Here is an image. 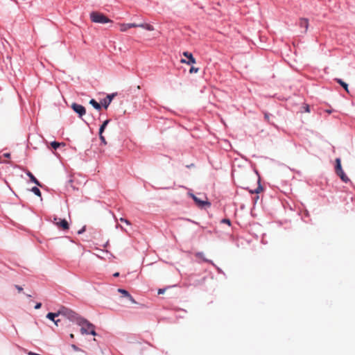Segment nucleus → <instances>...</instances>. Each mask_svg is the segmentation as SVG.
Returning <instances> with one entry per match:
<instances>
[{"instance_id": "nucleus-11", "label": "nucleus", "mask_w": 355, "mask_h": 355, "mask_svg": "<svg viewBox=\"0 0 355 355\" xmlns=\"http://www.w3.org/2000/svg\"><path fill=\"white\" fill-rule=\"evenodd\" d=\"M60 315L59 313V311L57 313H49L46 315V318L50 320L53 321L55 325L58 324L59 320H55V318L58 316Z\"/></svg>"}, {"instance_id": "nucleus-16", "label": "nucleus", "mask_w": 355, "mask_h": 355, "mask_svg": "<svg viewBox=\"0 0 355 355\" xmlns=\"http://www.w3.org/2000/svg\"><path fill=\"white\" fill-rule=\"evenodd\" d=\"M89 104L92 105L96 110H100L101 109V105L96 101L94 99H91L89 101Z\"/></svg>"}, {"instance_id": "nucleus-40", "label": "nucleus", "mask_w": 355, "mask_h": 355, "mask_svg": "<svg viewBox=\"0 0 355 355\" xmlns=\"http://www.w3.org/2000/svg\"><path fill=\"white\" fill-rule=\"evenodd\" d=\"M216 269H217V270H218V272H220V273H223V271H222V270H221L220 268H218V267H217V266H216Z\"/></svg>"}, {"instance_id": "nucleus-1", "label": "nucleus", "mask_w": 355, "mask_h": 355, "mask_svg": "<svg viewBox=\"0 0 355 355\" xmlns=\"http://www.w3.org/2000/svg\"><path fill=\"white\" fill-rule=\"evenodd\" d=\"M78 325L80 327V332L82 334H91L96 336L95 326L87 320L82 318L78 320Z\"/></svg>"}, {"instance_id": "nucleus-37", "label": "nucleus", "mask_w": 355, "mask_h": 355, "mask_svg": "<svg viewBox=\"0 0 355 355\" xmlns=\"http://www.w3.org/2000/svg\"><path fill=\"white\" fill-rule=\"evenodd\" d=\"M164 289H159L158 294H163L164 293Z\"/></svg>"}, {"instance_id": "nucleus-24", "label": "nucleus", "mask_w": 355, "mask_h": 355, "mask_svg": "<svg viewBox=\"0 0 355 355\" xmlns=\"http://www.w3.org/2000/svg\"><path fill=\"white\" fill-rule=\"evenodd\" d=\"M99 138L101 139V143H103L104 145L107 144L105 139L104 136L103 135V133H99Z\"/></svg>"}, {"instance_id": "nucleus-19", "label": "nucleus", "mask_w": 355, "mask_h": 355, "mask_svg": "<svg viewBox=\"0 0 355 355\" xmlns=\"http://www.w3.org/2000/svg\"><path fill=\"white\" fill-rule=\"evenodd\" d=\"M35 195L41 196L40 190L37 187H33L31 190Z\"/></svg>"}, {"instance_id": "nucleus-12", "label": "nucleus", "mask_w": 355, "mask_h": 355, "mask_svg": "<svg viewBox=\"0 0 355 355\" xmlns=\"http://www.w3.org/2000/svg\"><path fill=\"white\" fill-rule=\"evenodd\" d=\"M309 20L306 18H300L299 21V26L305 28L304 33H306L309 28Z\"/></svg>"}, {"instance_id": "nucleus-18", "label": "nucleus", "mask_w": 355, "mask_h": 355, "mask_svg": "<svg viewBox=\"0 0 355 355\" xmlns=\"http://www.w3.org/2000/svg\"><path fill=\"white\" fill-rule=\"evenodd\" d=\"M51 146L54 149H57L58 148H59L60 146H64V143H59V142H57L55 141H52L51 143Z\"/></svg>"}, {"instance_id": "nucleus-36", "label": "nucleus", "mask_w": 355, "mask_h": 355, "mask_svg": "<svg viewBox=\"0 0 355 355\" xmlns=\"http://www.w3.org/2000/svg\"><path fill=\"white\" fill-rule=\"evenodd\" d=\"M3 156L6 158H9L10 157V154L9 153H6L3 154Z\"/></svg>"}, {"instance_id": "nucleus-13", "label": "nucleus", "mask_w": 355, "mask_h": 355, "mask_svg": "<svg viewBox=\"0 0 355 355\" xmlns=\"http://www.w3.org/2000/svg\"><path fill=\"white\" fill-rule=\"evenodd\" d=\"M196 256L198 258H200L202 259L205 262H208V263H211L213 266H216L215 264L213 263L212 261L209 260V259H207L205 257V254L203 252H198L196 254Z\"/></svg>"}, {"instance_id": "nucleus-28", "label": "nucleus", "mask_w": 355, "mask_h": 355, "mask_svg": "<svg viewBox=\"0 0 355 355\" xmlns=\"http://www.w3.org/2000/svg\"><path fill=\"white\" fill-rule=\"evenodd\" d=\"M128 24V27L129 28H137L138 27V24H135V23H129Z\"/></svg>"}, {"instance_id": "nucleus-42", "label": "nucleus", "mask_w": 355, "mask_h": 355, "mask_svg": "<svg viewBox=\"0 0 355 355\" xmlns=\"http://www.w3.org/2000/svg\"><path fill=\"white\" fill-rule=\"evenodd\" d=\"M70 338H73V334H70Z\"/></svg>"}, {"instance_id": "nucleus-14", "label": "nucleus", "mask_w": 355, "mask_h": 355, "mask_svg": "<svg viewBox=\"0 0 355 355\" xmlns=\"http://www.w3.org/2000/svg\"><path fill=\"white\" fill-rule=\"evenodd\" d=\"M335 80L340 85L342 86L344 89L349 93V89H348V85L345 83L344 81H343L340 78H336Z\"/></svg>"}, {"instance_id": "nucleus-27", "label": "nucleus", "mask_w": 355, "mask_h": 355, "mask_svg": "<svg viewBox=\"0 0 355 355\" xmlns=\"http://www.w3.org/2000/svg\"><path fill=\"white\" fill-rule=\"evenodd\" d=\"M199 69L198 68H196L194 67H192L190 70H189V72L190 73H197Z\"/></svg>"}, {"instance_id": "nucleus-26", "label": "nucleus", "mask_w": 355, "mask_h": 355, "mask_svg": "<svg viewBox=\"0 0 355 355\" xmlns=\"http://www.w3.org/2000/svg\"><path fill=\"white\" fill-rule=\"evenodd\" d=\"M119 220L121 221V222L125 223V224H127L128 225H130V222L128 220H127V219H125L124 218H120Z\"/></svg>"}, {"instance_id": "nucleus-22", "label": "nucleus", "mask_w": 355, "mask_h": 355, "mask_svg": "<svg viewBox=\"0 0 355 355\" xmlns=\"http://www.w3.org/2000/svg\"><path fill=\"white\" fill-rule=\"evenodd\" d=\"M118 292L121 293L122 295H123V296L125 297L127 296H129V294H130L126 290L123 289V288H119Z\"/></svg>"}, {"instance_id": "nucleus-41", "label": "nucleus", "mask_w": 355, "mask_h": 355, "mask_svg": "<svg viewBox=\"0 0 355 355\" xmlns=\"http://www.w3.org/2000/svg\"><path fill=\"white\" fill-rule=\"evenodd\" d=\"M113 276L115 277H119V272H116L114 273Z\"/></svg>"}, {"instance_id": "nucleus-32", "label": "nucleus", "mask_w": 355, "mask_h": 355, "mask_svg": "<svg viewBox=\"0 0 355 355\" xmlns=\"http://www.w3.org/2000/svg\"><path fill=\"white\" fill-rule=\"evenodd\" d=\"M145 24H146V23L138 24V27L145 29Z\"/></svg>"}, {"instance_id": "nucleus-7", "label": "nucleus", "mask_w": 355, "mask_h": 355, "mask_svg": "<svg viewBox=\"0 0 355 355\" xmlns=\"http://www.w3.org/2000/svg\"><path fill=\"white\" fill-rule=\"evenodd\" d=\"M183 55L188 58V60H185L184 59L181 60L182 63H186L187 64H191L196 63V59L193 58L192 53L184 51L183 52Z\"/></svg>"}, {"instance_id": "nucleus-29", "label": "nucleus", "mask_w": 355, "mask_h": 355, "mask_svg": "<svg viewBox=\"0 0 355 355\" xmlns=\"http://www.w3.org/2000/svg\"><path fill=\"white\" fill-rule=\"evenodd\" d=\"M221 223H226L228 225H230V219H227V218H224L221 220Z\"/></svg>"}, {"instance_id": "nucleus-35", "label": "nucleus", "mask_w": 355, "mask_h": 355, "mask_svg": "<svg viewBox=\"0 0 355 355\" xmlns=\"http://www.w3.org/2000/svg\"><path fill=\"white\" fill-rule=\"evenodd\" d=\"M304 109H305V112H310L309 106L308 105H306V106L304 107Z\"/></svg>"}, {"instance_id": "nucleus-9", "label": "nucleus", "mask_w": 355, "mask_h": 355, "mask_svg": "<svg viewBox=\"0 0 355 355\" xmlns=\"http://www.w3.org/2000/svg\"><path fill=\"white\" fill-rule=\"evenodd\" d=\"M58 218L55 217L54 218V223L58 226L63 230H66L69 228V225L66 219H60V221H56Z\"/></svg>"}, {"instance_id": "nucleus-39", "label": "nucleus", "mask_w": 355, "mask_h": 355, "mask_svg": "<svg viewBox=\"0 0 355 355\" xmlns=\"http://www.w3.org/2000/svg\"><path fill=\"white\" fill-rule=\"evenodd\" d=\"M265 119H266L268 121H269V114H267V113H266V114H265Z\"/></svg>"}, {"instance_id": "nucleus-15", "label": "nucleus", "mask_w": 355, "mask_h": 355, "mask_svg": "<svg viewBox=\"0 0 355 355\" xmlns=\"http://www.w3.org/2000/svg\"><path fill=\"white\" fill-rule=\"evenodd\" d=\"M26 175L30 178L32 182L35 183V184L38 186H41L40 182L35 178V177L31 173L28 172Z\"/></svg>"}, {"instance_id": "nucleus-23", "label": "nucleus", "mask_w": 355, "mask_h": 355, "mask_svg": "<svg viewBox=\"0 0 355 355\" xmlns=\"http://www.w3.org/2000/svg\"><path fill=\"white\" fill-rule=\"evenodd\" d=\"M145 29L149 31H152L154 30V27L149 24H145Z\"/></svg>"}, {"instance_id": "nucleus-17", "label": "nucleus", "mask_w": 355, "mask_h": 355, "mask_svg": "<svg viewBox=\"0 0 355 355\" xmlns=\"http://www.w3.org/2000/svg\"><path fill=\"white\" fill-rule=\"evenodd\" d=\"M110 122V120L109 119H107L105 120L103 124L100 126V128H99V132L98 133H103L105 130V128H106V126L107 125V124L109 123Z\"/></svg>"}, {"instance_id": "nucleus-20", "label": "nucleus", "mask_w": 355, "mask_h": 355, "mask_svg": "<svg viewBox=\"0 0 355 355\" xmlns=\"http://www.w3.org/2000/svg\"><path fill=\"white\" fill-rule=\"evenodd\" d=\"M258 187L255 189L254 191L250 189L249 190L250 193H253L254 192L256 193H259L262 190V187L259 184V178H258Z\"/></svg>"}, {"instance_id": "nucleus-25", "label": "nucleus", "mask_w": 355, "mask_h": 355, "mask_svg": "<svg viewBox=\"0 0 355 355\" xmlns=\"http://www.w3.org/2000/svg\"><path fill=\"white\" fill-rule=\"evenodd\" d=\"M129 301H130L131 303L132 304H136V301L135 300V299L132 297V295L130 294H129V296H127L126 297Z\"/></svg>"}, {"instance_id": "nucleus-21", "label": "nucleus", "mask_w": 355, "mask_h": 355, "mask_svg": "<svg viewBox=\"0 0 355 355\" xmlns=\"http://www.w3.org/2000/svg\"><path fill=\"white\" fill-rule=\"evenodd\" d=\"M129 28L128 24H120V31L121 32H125Z\"/></svg>"}, {"instance_id": "nucleus-31", "label": "nucleus", "mask_w": 355, "mask_h": 355, "mask_svg": "<svg viewBox=\"0 0 355 355\" xmlns=\"http://www.w3.org/2000/svg\"><path fill=\"white\" fill-rule=\"evenodd\" d=\"M85 231V227H82L80 230L78 231V234H83Z\"/></svg>"}, {"instance_id": "nucleus-38", "label": "nucleus", "mask_w": 355, "mask_h": 355, "mask_svg": "<svg viewBox=\"0 0 355 355\" xmlns=\"http://www.w3.org/2000/svg\"><path fill=\"white\" fill-rule=\"evenodd\" d=\"M116 228H120V229H121L122 230L125 231V230L123 229V227L121 225H116Z\"/></svg>"}, {"instance_id": "nucleus-34", "label": "nucleus", "mask_w": 355, "mask_h": 355, "mask_svg": "<svg viewBox=\"0 0 355 355\" xmlns=\"http://www.w3.org/2000/svg\"><path fill=\"white\" fill-rule=\"evenodd\" d=\"M41 306H42V304L39 302V303L36 304V305L35 306V309H39Z\"/></svg>"}, {"instance_id": "nucleus-8", "label": "nucleus", "mask_w": 355, "mask_h": 355, "mask_svg": "<svg viewBox=\"0 0 355 355\" xmlns=\"http://www.w3.org/2000/svg\"><path fill=\"white\" fill-rule=\"evenodd\" d=\"M241 169L240 165L239 164H237V162L235 160L234 162L233 163V166H232V177H233V178L235 179L236 178H239L241 173Z\"/></svg>"}, {"instance_id": "nucleus-10", "label": "nucleus", "mask_w": 355, "mask_h": 355, "mask_svg": "<svg viewBox=\"0 0 355 355\" xmlns=\"http://www.w3.org/2000/svg\"><path fill=\"white\" fill-rule=\"evenodd\" d=\"M114 96H115L114 94H108L105 98H103L101 101V105L105 108H107L109 106V105L110 104V103L112 102V99H113Z\"/></svg>"}, {"instance_id": "nucleus-5", "label": "nucleus", "mask_w": 355, "mask_h": 355, "mask_svg": "<svg viewBox=\"0 0 355 355\" xmlns=\"http://www.w3.org/2000/svg\"><path fill=\"white\" fill-rule=\"evenodd\" d=\"M188 195L192 198V199L194 200L196 204L198 205L200 208H204L205 206L210 207L211 203L208 201L207 198L206 196H204L203 199H201L198 197H197L196 195H194L192 193H188Z\"/></svg>"}, {"instance_id": "nucleus-4", "label": "nucleus", "mask_w": 355, "mask_h": 355, "mask_svg": "<svg viewBox=\"0 0 355 355\" xmlns=\"http://www.w3.org/2000/svg\"><path fill=\"white\" fill-rule=\"evenodd\" d=\"M336 174L340 177L343 182L347 183L349 182V178L344 173L342 166H341V161L340 158L336 159V167H335Z\"/></svg>"}, {"instance_id": "nucleus-33", "label": "nucleus", "mask_w": 355, "mask_h": 355, "mask_svg": "<svg viewBox=\"0 0 355 355\" xmlns=\"http://www.w3.org/2000/svg\"><path fill=\"white\" fill-rule=\"evenodd\" d=\"M15 288H17V290L19 292H21V291H22V290H23L22 287H21L20 286H18V285H16V286H15Z\"/></svg>"}, {"instance_id": "nucleus-3", "label": "nucleus", "mask_w": 355, "mask_h": 355, "mask_svg": "<svg viewBox=\"0 0 355 355\" xmlns=\"http://www.w3.org/2000/svg\"><path fill=\"white\" fill-rule=\"evenodd\" d=\"M90 19L92 21L97 24H106L111 22V20L105 17L103 14L97 12H91Z\"/></svg>"}, {"instance_id": "nucleus-30", "label": "nucleus", "mask_w": 355, "mask_h": 355, "mask_svg": "<svg viewBox=\"0 0 355 355\" xmlns=\"http://www.w3.org/2000/svg\"><path fill=\"white\" fill-rule=\"evenodd\" d=\"M71 347L76 352L81 351V349L75 345H72Z\"/></svg>"}, {"instance_id": "nucleus-2", "label": "nucleus", "mask_w": 355, "mask_h": 355, "mask_svg": "<svg viewBox=\"0 0 355 355\" xmlns=\"http://www.w3.org/2000/svg\"><path fill=\"white\" fill-rule=\"evenodd\" d=\"M59 313L60 315L64 316L71 322H76L77 324L78 320L82 318V317L73 310L64 306L59 309Z\"/></svg>"}, {"instance_id": "nucleus-6", "label": "nucleus", "mask_w": 355, "mask_h": 355, "mask_svg": "<svg viewBox=\"0 0 355 355\" xmlns=\"http://www.w3.org/2000/svg\"><path fill=\"white\" fill-rule=\"evenodd\" d=\"M71 107L73 110L79 115L80 117H82L85 114V108L82 105L74 103L71 105Z\"/></svg>"}]
</instances>
